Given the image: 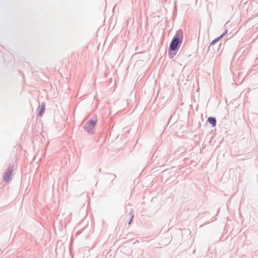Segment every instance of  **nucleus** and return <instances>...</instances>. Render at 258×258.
Here are the masks:
<instances>
[{
  "mask_svg": "<svg viewBox=\"0 0 258 258\" xmlns=\"http://www.w3.org/2000/svg\"><path fill=\"white\" fill-rule=\"evenodd\" d=\"M95 124L96 121L90 120L86 124L85 128L88 133H91L93 131Z\"/></svg>",
  "mask_w": 258,
  "mask_h": 258,
  "instance_id": "obj_1",
  "label": "nucleus"
},
{
  "mask_svg": "<svg viewBox=\"0 0 258 258\" xmlns=\"http://www.w3.org/2000/svg\"><path fill=\"white\" fill-rule=\"evenodd\" d=\"M179 43V39L177 37H174L170 43L169 47L170 49L172 51L175 50L177 48Z\"/></svg>",
  "mask_w": 258,
  "mask_h": 258,
  "instance_id": "obj_2",
  "label": "nucleus"
},
{
  "mask_svg": "<svg viewBox=\"0 0 258 258\" xmlns=\"http://www.w3.org/2000/svg\"><path fill=\"white\" fill-rule=\"evenodd\" d=\"M13 172V169L11 167H9L7 171H6L4 176L3 178L5 181H8L11 177L12 173Z\"/></svg>",
  "mask_w": 258,
  "mask_h": 258,
  "instance_id": "obj_3",
  "label": "nucleus"
},
{
  "mask_svg": "<svg viewBox=\"0 0 258 258\" xmlns=\"http://www.w3.org/2000/svg\"><path fill=\"white\" fill-rule=\"evenodd\" d=\"M45 110V105L42 104L39 106L37 109L38 114L39 116H42Z\"/></svg>",
  "mask_w": 258,
  "mask_h": 258,
  "instance_id": "obj_4",
  "label": "nucleus"
},
{
  "mask_svg": "<svg viewBox=\"0 0 258 258\" xmlns=\"http://www.w3.org/2000/svg\"><path fill=\"white\" fill-rule=\"evenodd\" d=\"M208 121L213 126H215L216 125V119L213 117H209L208 118Z\"/></svg>",
  "mask_w": 258,
  "mask_h": 258,
  "instance_id": "obj_5",
  "label": "nucleus"
},
{
  "mask_svg": "<svg viewBox=\"0 0 258 258\" xmlns=\"http://www.w3.org/2000/svg\"><path fill=\"white\" fill-rule=\"evenodd\" d=\"M133 216H132V218H131V220L130 221V222H129V223H128V224H131V222H132V219H133Z\"/></svg>",
  "mask_w": 258,
  "mask_h": 258,
  "instance_id": "obj_6",
  "label": "nucleus"
}]
</instances>
